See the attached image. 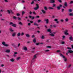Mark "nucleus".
Returning a JSON list of instances; mask_svg holds the SVG:
<instances>
[{
    "label": "nucleus",
    "instance_id": "nucleus-61",
    "mask_svg": "<svg viewBox=\"0 0 73 73\" xmlns=\"http://www.w3.org/2000/svg\"><path fill=\"white\" fill-rule=\"evenodd\" d=\"M14 57H16V54H14Z\"/></svg>",
    "mask_w": 73,
    "mask_h": 73
},
{
    "label": "nucleus",
    "instance_id": "nucleus-49",
    "mask_svg": "<svg viewBox=\"0 0 73 73\" xmlns=\"http://www.w3.org/2000/svg\"><path fill=\"white\" fill-rule=\"evenodd\" d=\"M4 1L5 2H6L7 3L8 2V0H4Z\"/></svg>",
    "mask_w": 73,
    "mask_h": 73
},
{
    "label": "nucleus",
    "instance_id": "nucleus-19",
    "mask_svg": "<svg viewBox=\"0 0 73 73\" xmlns=\"http://www.w3.org/2000/svg\"><path fill=\"white\" fill-rule=\"evenodd\" d=\"M34 25H35L36 26H37L38 27V25L36 23H34Z\"/></svg>",
    "mask_w": 73,
    "mask_h": 73
},
{
    "label": "nucleus",
    "instance_id": "nucleus-33",
    "mask_svg": "<svg viewBox=\"0 0 73 73\" xmlns=\"http://www.w3.org/2000/svg\"><path fill=\"white\" fill-rule=\"evenodd\" d=\"M56 52H58V53H60V52H61V51H60V50H58L56 51Z\"/></svg>",
    "mask_w": 73,
    "mask_h": 73
},
{
    "label": "nucleus",
    "instance_id": "nucleus-22",
    "mask_svg": "<svg viewBox=\"0 0 73 73\" xmlns=\"http://www.w3.org/2000/svg\"><path fill=\"white\" fill-rule=\"evenodd\" d=\"M42 12L43 13L45 14L46 13L45 11L43 10H42Z\"/></svg>",
    "mask_w": 73,
    "mask_h": 73
},
{
    "label": "nucleus",
    "instance_id": "nucleus-13",
    "mask_svg": "<svg viewBox=\"0 0 73 73\" xmlns=\"http://www.w3.org/2000/svg\"><path fill=\"white\" fill-rule=\"evenodd\" d=\"M47 32H49V33H52V31H51V30L50 29H47Z\"/></svg>",
    "mask_w": 73,
    "mask_h": 73
},
{
    "label": "nucleus",
    "instance_id": "nucleus-1",
    "mask_svg": "<svg viewBox=\"0 0 73 73\" xmlns=\"http://www.w3.org/2000/svg\"><path fill=\"white\" fill-rule=\"evenodd\" d=\"M59 54L61 57H62V58H63V60L64 61H65V62L67 61V58H66L65 56H64L63 54L61 53Z\"/></svg>",
    "mask_w": 73,
    "mask_h": 73
},
{
    "label": "nucleus",
    "instance_id": "nucleus-39",
    "mask_svg": "<svg viewBox=\"0 0 73 73\" xmlns=\"http://www.w3.org/2000/svg\"><path fill=\"white\" fill-rule=\"evenodd\" d=\"M67 48L68 49H69V50H71V48L69 47H68Z\"/></svg>",
    "mask_w": 73,
    "mask_h": 73
},
{
    "label": "nucleus",
    "instance_id": "nucleus-57",
    "mask_svg": "<svg viewBox=\"0 0 73 73\" xmlns=\"http://www.w3.org/2000/svg\"><path fill=\"white\" fill-rule=\"evenodd\" d=\"M73 1H71L70 3V4H72L73 3Z\"/></svg>",
    "mask_w": 73,
    "mask_h": 73
},
{
    "label": "nucleus",
    "instance_id": "nucleus-8",
    "mask_svg": "<svg viewBox=\"0 0 73 73\" xmlns=\"http://www.w3.org/2000/svg\"><path fill=\"white\" fill-rule=\"evenodd\" d=\"M23 49L24 50H25L26 51L27 50V47L25 46H24L23 47Z\"/></svg>",
    "mask_w": 73,
    "mask_h": 73
},
{
    "label": "nucleus",
    "instance_id": "nucleus-63",
    "mask_svg": "<svg viewBox=\"0 0 73 73\" xmlns=\"http://www.w3.org/2000/svg\"><path fill=\"white\" fill-rule=\"evenodd\" d=\"M33 50H35V48H33Z\"/></svg>",
    "mask_w": 73,
    "mask_h": 73
},
{
    "label": "nucleus",
    "instance_id": "nucleus-34",
    "mask_svg": "<svg viewBox=\"0 0 73 73\" xmlns=\"http://www.w3.org/2000/svg\"><path fill=\"white\" fill-rule=\"evenodd\" d=\"M25 13V12L24 11H22V16H23L24 15V14Z\"/></svg>",
    "mask_w": 73,
    "mask_h": 73
},
{
    "label": "nucleus",
    "instance_id": "nucleus-17",
    "mask_svg": "<svg viewBox=\"0 0 73 73\" xmlns=\"http://www.w3.org/2000/svg\"><path fill=\"white\" fill-rule=\"evenodd\" d=\"M55 33H53L50 34V36H54V34H55Z\"/></svg>",
    "mask_w": 73,
    "mask_h": 73
},
{
    "label": "nucleus",
    "instance_id": "nucleus-35",
    "mask_svg": "<svg viewBox=\"0 0 73 73\" xmlns=\"http://www.w3.org/2000/svg\"><path fill=\"white\" fill-rule=\"evenodd\" d=\"M47 7H44V9H45V10L46 11L47 10Z\"/></svg>",
    "mask_w": 73,
    "mask_h": 73
},
{
    "label": "nucleus",
    "instance_id": "nucleus-42",
    "mask_svg": "<svg viewBox=\"0 0 73 73\" xmlns=\"http://www.w3.org/2000/svg\"><path fill=\"white\" fill-rule=\"evenodd\" d=\"M21 35V36H23V35H24V33H22Z\"/></svg>",
    "mask_w": 73,
    "mask_h": 73
},
{
    "label": "nucleus",
    "instance_id": "nucleus-52",
    "mask_svg": "<svg viewBox=\"0 0 73 73\" xmlns=\"http://www.w3.org/2000/svg\"><path fill=\"white\" fill-rule=\"evenodd\" d=\"M60 21H61V22H63L64 20H63V19H61L60 20Z\"/></svg>",
    "mask_w": 73,
    "mask_h": 73
},
{
    "label": "nucleus",
    "instance_id": "nucleus-51",
    "mask_svg": "<svg viewBox=\"0 0 73 73\" xmlns=\"http://www.w3.org/2000/svg\"><path fill=\"white\" fill-rule=\"evenodd\" d=\"M3 12V10H0V12Z\"/></svg>",
    "mask_w": 73,
    "mask_h": 73
},
{
    "label": "nucleus",
    "instance_id": "nucleus-32",
    "mask_svg": "<svg viewBox=\"0 0 73 73\" xmlns=\"http://www.w3.org/2000/svg\"><path fill=\"white\" fill-rule=\"evenodd\" d=\"M46 48H51V46H46Z\"/></svg>",
    "mask_w": 73,
    "mask_h": 73
},
{
    "label": "nucleus",
    "instance_id": "nucleus-27",
    "mask_svg": "<svg viewBox=\"0 0 73 73\" xmlns=\"http://www.w3.org/2000/svg\"><path fill=\"white\" fill-rule=\"evenodd\" d=\"M42 39H44L45 38V37L44 36V35H42L41 37Z\"/></svg>",
    "mask_w": 73,
    "mask_h": 73
},
{
    "label": "nucleus",
    "instance_id": "nucleus-10",
    "mask_svg": "<svg viewBox=\"0 0 73 73\" xmlns=\"http://www.w3.org/2000/svg\"><path fill=\"white\" fill-rule=\"evenodd\" d=\"M44 21H46V24H48V23H49V20L48 19H46L44 20Z\"/></svg>",
    "mask_w": 73,
    "mask_h": 73
},
{
    "label": "nucleus",
    "instance_id": "nucleus-15",
    "mask_svg": "<svg viewBox=\"0 0 73 73\" xmlns=\"http://www.w3.org/2000/svg\"><path fill=\"white\" fill-rule=\"evenodd\" d=\"M5 52H6V53H9L10 52V50L8 49L6 50L5 51Z\"/></svg>",
    "mask_w": 73,
    "mask_h": 73
},
{
    "label": "nucleus",
    "instance_id": "nucleus-9",
    "mask_svg": "<svg viewBox=\"0 0 73 73\" xmlns=\"http://www.w3.org/2000/svg\"><path fill=\"white\" fill-rule=\"evenodd\" d=\"M16 32H14L12 34V36L13 37H15V36H16Z\"/></svg>",
    "mask_w": 73,
    "mask_h": 73
},
{
    "label": "nucleus",
    "instance_id": "nucleus-21",
    "mask_svg": "<svg viewBox=\"0 0 73 73\" xmlns=\"http://www.w3.org/2000/svg\"><path fill=\"white\" fill-rule=\"evenodd\" d=\"M10 31H11V32H13L14 31L13 30V29H12L11 28H10L9 29Z\"/></svg>",
    "mask_w": 73,
    "mask_h": 73
},
{
    "label": "nucleus",
    "instance_id": "nucleus-53",
    "mask_svg": "<svg viewBox=\"0 0 73 73\" xmlns=\"http://www.w3.org/2000/svg\"><path fill=\"white\" fill-rule=\"evenodd\" d=\"M53 27H54V28H56V25H53Z\"/></svg>",
    "mask_w": 73,
    "mask_h": 73
},
{
    "label": "nucleus",
    "instance_id": "nucleus-26",
    "mask_svg": "<svg viewBox=\"0 0 73 73\" xmlns=\"http://www.w3.org/2000/svg\"><path fill=\"white\" fill-rule=\"evenodd\" d=\"M26 36L27 37H29V34H27L26 35Z\"/></svg>",
    "mask_w": 73,
    "mask_h": 73
},
{
    "label": "nucleus",
    "instance_id": "nucleus-56",
    "mask_svg": "<svg viewBox=\"0 0 73 73\" xmlns=\"http://www.w3.org/2000/svg\"><path fill=\"white\" fill-rule=\"evenodd\" d=\"M58 1L59 2H60V3H61L62 2L61 0H58Z\"/></svg>",
    "mask_w": 73,
    "mask_h": 73
},
{
    "label": "nucleus",
    "instance_id": "nucleus-25",
    "mask_svg": "<svg viewBox=\"0 0 73 73\" xmlns=\"http://www.w3.org/2000/svg\"><path fill=\"white\" fill-rule=\"evenodd\" d=\"M13 27H16V24H13L12 25Z\"/></svg>",
    "mask_w": 73,
    "mask_h": 73
},
{
    "label": "nucleus",
    "instance_id": "nucleus-11",
    "mask_svg": "<svg viewBox=\"0 0 73 73\" xmlns=\"http://www.w3.org/2000/svg\"><path fill=\"white\" fill-rule=\"evenodd\" d=\"M29 19H31L32 20L33 19H34V18H35L33 17H32L31 16H29Z\"/></svg>",
    "mask_w": 73,
    "mask_h": 73
},
{
    "label": "nucleus",
    "instance_id": "nucleus-60",
    "mask_svg": "<svg viewBox=\"0 0 73 73\" xmlns=\"http://www.w3.org/2000/svg\"><path fill=\"white\" fill-rule=\"evenodd\" d=\"M30 22L31 23H33V21H30Z\"/></svg>",
    "mask_w": 73,
    "mask_h": 73
},
{
    "label": "nucleus",
    "instance_id": "nucleus-31",
    "mask_svg": "<svg viewBox=\"0 0 73 73\" xmlns=\"http://www.w3.org/2000/svg\"><path fill=\"white\" fill-rule=\"evenodd\" d=\"M68 11L70 12H72V10L71 9H69L68 10Z\"/></svg>",
    "mask_w": 73,
    "mask_h": 73
},
{
    "label": "nucleus",
    "instance_id": "nucleus-38",
    "mask_svg": "<svg viewBox=\"0 0 73 73\" xmlns=\"http://www.w3.org/2000/svg\"><path fill=\"white\" fill-rule=\"evenodd\" d=\"M17 16H19L20 15V14L18 13L17 14Z\"/></svg>",
    "mask_w": 73,
    "mask_h": 73
},
{
    "label": "nucleus",
    "instance_id": "nucleus-47",
    "mask_svg": "<svg viewBox=\"0 0 73 73\" xmlns=\"http://www.w3.org/2000/svg\"><path fill=\"white\" fill-rule=\"evenodd\" d=\"M18 20H21V18L20 17H18Z\"/></svg>",
    "mask_w": 73,
    "mask_h": 73
},
{
    "label": "nucleus",
    "instance_id": "nucleus-29",
    "mask_svg": "<svg viewBox=\"0 0 73 73\" xmlns=\"http://www.w3.org/2000/svg\"><path fill=\"white\" fill-rule=\"evenodd\" d=\"M64 5L65 7H67V3H66V2H65Z\"/></svg>",
    "mask_w": 73,
    "mask_h": 73
},
{
    "label": "nucleus",
    "instance_id": "nucleus-64",
    "mask_svg": "<svg viewBox=\"0 0 73 73\" xmlns=\"http://www.w3.org/2000/svg\"><path fill=\"white\" fill-rule=\"evenodd\" d=\"M70 66H71V64H70L69 66H68V68H70Z\"/></svg>",
    "mask_w": 73,
    "mask_h": 73
},
{
    "label": "nucleus",
    "instance_id": "nucleus-55",
    "mask_svg": "<svg viewBox=\"0 0 73 73\" xmlns=\"http://www.w3.org/2000/svg\"><path fill=\"white\" fill-rule=\"evenodd\" d=\"M45 52H49V50H45Z\"/></svg>",
    "mask_w": 73,
    "mask_h": 73
},
{
    "label": "nucleus",
    "instance_id": "nucleus-4",
    "mask_svg": "<svg viewBox=\"0 0 73 73\" xmlns=\"http://www.w3.org/2000/svg\"><path fill=\"white\" fill-rule=\"evenodd\" d=\"M68 30H66L64 32V34L66 35H69V33H68Z\"/></svg>",
    "mask_w": 73,
    "mask_h": 73
},
{
    "label": "nucleus",
    "instance_id": "nucleus-36",
    "mask_svg": "<svg viewBox=\"0 0 73 73\" xmlns=\"http://www.w3.org/2000/svg\"><path fill=\"white\" fill-rule=\"evenodd\" d=\"M19 24H20V25H23V23H22L21 22H20L19 23Z\"/></svg>",
    "mask_w": 73,
    "mask_h": 73
},
{
    "label": "nucleus",
    "instance_id": "nucleus-54",
    "mask_svg": "<svg viewBox=\"0 0 73 73\" xmlns=\"http://www.w3.org/2000/svg\"><path fill=\"white\" fill-rule=\"evenodd\" d=\"M40 21H41V20H38V23H40Z\"/></svg>",
    "mask_w": 73,
    "mask_h": 73
},
{
    "label": "nucleus",
    "instance_id": "nucleus-20",
    "mask_svg": "<svg viewBox=\"0 0 73 73\" xmlns=\"http://www.w3.org/2000/svg\"><path fill=\"white\" fill-rule=\"evenodd\" d=\"M10 61L11 62H14V61H15V59L13 58H12L10 59Z\"/></svg>",
    "mask_w": 73,
    "mask_h": 73
},
{
    "label": "nucleus",
    "instance_id": "nucleus-23",
    "mask_svg": "<svg viewBox=\"0 0 73 73\" xmlns=\"http://www.w3.org/2000/svg\"><path fill=\"white\" fill-rule=\"evenodd\" d=\"M68 20H69V19H68V18H66L65 19V21L66 22H68Z\"/></svg>",
    "mask_w": 73,
    "mask_h": 73
},
{
    "label": "nucleus",
    "instance_id": "nucleus-59",
    "mask_svg": "<svg viewBox=\"0 0 73 73\" xmlns=\"http://www.w3.org/2000/svg\"><path fill=\"white\" fill-rule=\"evenodd\" d=\"M14 54H17V52H15L14 53Z\"/></svg>",
    "mask_w": 73,
    "mask_h": 73
},
{
    "label": "nucleus",
    "instance_id": "nucleus-5",
    "mask_svg": "<svg viewBox=\"0 0 73 73\" xmlns=\"http://www.w3.org/2000/svg\"><path fill=\"white\" fill-rule=\"evenodd\" d=\"M62 5H60L59 6H58L57 7V9L58 10H59V9H60L61 8V7H62Z\"/></svg>",
    "mask_w": 73,
    "mask_h": 73
},
{
    "label": "nucleus",
    "instance_id": "nucleus-24",
    "mask_svg": "<svg viewBox=\"0 0 73 73\" xmlns=\"http://www.w3.org/2000/svg\"><path fill=\"white\" fill-rule=\"evenodd\" d=\"M21 35V34L20 33H19L17 34V36H20Z\"/></svg>",
    "mask_w": 73,
    "mask_h": 73
},
{
    "label": "nucleus",
    "instance_id": "nucleus-6",
    "mask_svg": "<svg viewBox=\"0 0 73 73\" xmlns=\"http://www.w3.org/2000/svg\"><path fill=\"white\" fill-rule=\"evenodd\" d=\"M36 7H35L34 8V9H35V10H37V9L38 8V5L37 4H36Z\"/></svg>",
    "mask_w": 73,
    "mask_h": 73
},
{
    "label": "nucleus",
    "instance_id": "nucleus-45",
    "mask_svg": "<svg viewBox=\"0 0 73 73\" xmlns=\"http://www.w3.org/2000/svg\"><path fill=\"white\" fill-rule=\"evenodd\" d=\"M53 7H55V6H56V5L55 4H54V3L53 4Z\"/></svg>",
    "mask_w": 73,
    "mask_h": 73
},
{
    "label": "nucleus",
    "instance_id": "nucleus-37",
    "mask_svg": "<svg viewBox=\"0 0 73 73\" xmlns=\"http://www.w3.org/2000/svg\"><path fill=\"white\" fill-rule=\"evenodd\" d=\"M49 9H53V7H49Z\"/></svg>",
    "mask_w": 73,
    "mask_h": 73
},
{
    "label": "nucleus",
    "instance_id": "nucleus-7",
    "mask_svg": "<svg viewBox=\"0 0 73 73\" xmlns=\"http://www.w3.org/2000/svg\"><path fill=\"white\" fill-rule=\"evenodd\" d=\"M7 12L8 13H13L12 12V11L11 10H7Z\"/></svg>",
    "mask_w": 73,
    "mask_h": 73
},
{
    "label": "nucleus",
    "instance_id": "nucleus-46",
    "mask_svg": "<svg viewBox=\"0 0 73 73\" xmlns=\"http://www.w3.org/2000/svg\"><path fill=\"white\" fill-rule=\"evenodd\" d=\"M39 44H40V43H36V45H38Z\"/></svg>",
    "mask_w": 73,
    "mask_h": 73
},
{
    "label": "nucleus",
    "instance_id": "nucleus-12",
    "mask_svg": "<svg viewBox=\"0 0 73 73\" xmlns=\"http://www.w3.org/2000/svg\"><path fill=\"white\" fill-rule=\"evenodd\" d=\"M73 53V51L72 50H69L68 52V53Z\"/></svg>",
    "mask_w": 73,
    "mask_h": 73
},
{
    "label": "nucleus",
    "instance_id": "nucleus-50",
    "mask_svg": "<svg viewBox=\"0 0 73 73\" xmlns=\"http://www.w3.org/2000/svg\"><path fill=\"white\" fill-rule=\"evenodd\" d=\"M33 14H34V15H36V13H35V11H33Z\"/></svg>",
    "mask_w": 73,
    "mask_h": 73
},
{
    "label": "nucleus",
    "instance_id": "nucleus-2",
    "mask_svg": "<svg viewBox=\"0 0 73 73\" xmlns=\"http://www.w3.org/2000/svg\"><path fill=\"white\" fill-rule=\"evenodd\" d=\"M37 58V56L36 55H35L33 57V60L31 62V64H33L34 62V60Z\"/></svg>",
    "mask_w": 73,
    "mask_h": 73
},
{
    "label": "nucleus",
    "instance_id": "nucleus-58",
    "mask_svg": "<svg viewBox=\"0 0 73 73\" xmlns=\"http://www.w3.org/2000/svg\"><path fill=\"white\" fill-rule=\"evenodd\" d=\"M64 9H62V12H64Z\"/></svg>",
    "mask_w": 73,
    "mask_h": 73
},
{
    "label": "nucleus",
    "instance_id": "nucleus-62",
    "mask_svg": "<svg viewBox=\"0 0 73 73\" xmlns=\"http://www.w3.org/2000/svg\"><path fill=\"white\" fill-rule=\"evenodd\" d=\"M22 3H25V1H24V0H22Z\"/></svg>",
    "mask_w": 73,
    "mask_h": 73
},
{
    "label": "nucleus",
    "instance_id": "nucleus-41",
    "mask_svg": "<svg viewBox=\"0 0 73 73\" xmlns=\"http://www.w3.org/2000/svg\"><path fill=\"white\" fill-rule=\"evenodd\" d=\"M13 23L12 22H10V25H13Z\"/></svg>",
    "mask_w": 73,
    "mask_h": 73
},
{
    "label": "nucleus",
    "instance_id": "nucleus-48",
    "mask_svg": "<svg viewBox=\"0 0 73 73\" xmlns=\"http://www.w3.org/2000/svg\"><path fill=\"white\" fill-rule=\"evenodd\" d=\"M54 20L55 21H57L58 19H55Z\"/></svg>",
    "mask_w": 73,
    "mask_h": 73
},
{
    "label": "nucleus",
    "instance_id": "nucleus-40",
    "mask_svg": "<svg viewBox=\"0 0 73 73\" xmlns=\"http://www.w3.org/2000/svg\"><path fill=\"white\" fill-rule=\"evenodd\" d=\"M62 44H65V42L64 41H62L61 42Z\"/></svg>",
    "mask_w": 73,
    "mask_h": 73
},
{
    "label": "nucleus",
    "instance_id": "nucleus-43",
    "mask_svg": "<svg viewBox=\"0 0 73 73\" xmlns=\"http://www.w3.org/2000/svg\"><path fill=\"white\" fill-rule=\"evenodd\" d=\"M13 18L14 19H17V18L15 16H14L13 17Z\"/></svg>",
    "mask_w": 73,
    "mask_h": 73
},
{
    "label": "nucleus",
    "instance_id": "nucleus-30",
    "mask_svg": "<svg viewBox=\"0 0 73 73\" xmlns=\"http://www.w3.org/2000/svg\"><path fill=\"white\" fill-rule=\"evenodd\" d=\"M69 16H73V13H70L69 14Z\"/></svg>",
    "mask_w": 73,
    "mask_h": 73
},
{
    "label": "nucleus",
    "instance_id": "nucleus-16",
    "mask_svg": "<svg viewBox=\"0 0 73 73\" xmlns=\"http://www.w3.org/2000/svg\"><path fill=\"white\" fill-rule=\"evenodd\" d=\"M54 0H50V3H54Z\"/></svg>",
    "mask_w": 73,
    "mask_h": 73
},
{
    "label": "nucleus",
    "instance_id": "nucleus-44",
    "mask_svg": "<svg viewBox=\"0 0 73 73\" xmlns=\"http://www.w3.org/2000/svg\"><path fill=\"white\" fill-rule=\"evenodd\" d=\"M34 4V1H33L31 3V4Z\"/></svg>",
    "mask_w": 73,
    "mask_h": 73
},
{
    "label": "nucleus",
    "instance_id": "nucleus-14",
    "mask_svg": "<svg viewBox=\"0 0 73 73\" xmlns=\"http://www.w3.org/2000/svg\"><path fill=\"white\" fill-rule=\"evenodd\" d=\"M33 41L34 42V43H35V42H36V38H34L33 40Z\"/></svg>",
    "mask_w": 73,
    "mask_h": 73
},
{
    "label": "nucleus",
    "instance_id": "nucleus-28",
    "mask_svg": "<svg viewBox=\"0 0 73 73\" xmlns=\"http://www.w3.org/2000/svg\"><path fill=\"white\" fill-rule=\"evenodd\" d=\"M65 38V36H62V40H64Z\"/></svg>",
    "mask_w": 73,
    "mask_h": 73
},
{
    "label": "nucleus",
    "instance_id": "nucleus-3",
    "mask_svg": "<svg viewBox=\"0 0 73 73\" xmlns=\"http://www.w3.org/2000/svg\"><path fill=\"white\" fill-rule=\"evenodd\" d=\"M2 44L5 46H9V44H5V42H2Z\"/></svg>",
    "mask_w": 73,
    "mask_h": 73
},
{
    "label": "nucleus",
    "instance_id": "nucleus-18",
    "mask_svg": "<svg viewBox=\"0 0 73 73\" xmlns=\"http://www.w3.org/2000/svg\"><path fill=\"white\" fill-rule=\"evenodd\" d=\"M21 58V57H17V58H16V60H17L18 61V60H20Z\"/></svg>",
    "mask_w": 73,
    "mask_h": 73
}]
</instances>
